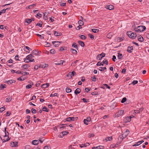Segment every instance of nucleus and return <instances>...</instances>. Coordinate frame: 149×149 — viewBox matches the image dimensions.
Segmentation results:
<instances>
[{
    "label": "nucleus",
    "instance_id": "nucleus-56",
    "mask_svg": "<svg viewBox=\"0 0 149 149\" xmlns=\"http://www.w3.org/2000/svg\"><path fill=\"white\" fill-rule=\"evenodd\" d=\"M138 81L137 80H134L132 82V84L133 85H135L136 84H137Z\"/></svg>",
    "mask_w": 149,
    "mask_h": 149
},
{
    "label": "nucleus",
    "instance_id": "nucleus-43",
    "mask_svg": "<svg viewBox=\"0 0 149 149\" xmlns=\"http://www.w3.org/2000/svg\"><path fill=\"white\" fill-rule=\"evenodd\" d=\"M91 78L92 81H96V78L95 76H94L93 77H91Z\"/></svg>",
    "mask_w": 149,
    "mask_h": 149
},
{
    "label": "nucleus",
    "instance_id": "nucleus-60",
    "mask_svg": "<svg viewBox=\"0 0 149 149\" xmlns=\"http://www.w3.org/2000/svg\"><path fill=\"white\" fill-rule=\"evenodd\" d=\"M91 95H98V93L96 91L92 92L91 93Z\"/></svg>",
    "mask_w": 149,
    "mask_h": 149
},
{
    "label": "nucleus",
    "instance_id": "nucleus-15",
    "mask_svg": "<svg viewBox=\"0 0 149 149\" xmlns=\"http://www.w3.org/2000/svg\"><path fill=\"white\" fill-rule=\"evenodd\" d=\"M81 91V89L79 88H78L75 91L74 93L76 95H77L78 94L80 93Z\"/></svg>",
    "mask_w": 149,
    "mask_h": 149
},
{
    "label": "nucleus",
    "instance_id": "nucleus-52",
    "mask_svg": "<svg viewBox=\"0 0 149 149\" xmlns=\"http://www.w3.org/2000/svg\"><path fill=\"white\" fill-rule=\"evenodd\" d=\"M44 149H51L50 147L49 146H46L44 148Z\"/></svg>",
    "mask_w": 149,
    "mask_h": 149
},
{
    "label": "nucleus",
    "instance_id": "nucleus-38",
    "mask_svg": "<svg viewBox=\"0 0 149 149\" xmlns=\"http://www.w3.org/2000/svg\"><path fill=\"white\" fill-rule=\"evenodd\" d=\"M32 53L34 54H38V52L37 50H34L33 51Z\"/></svg>",
    "mask_w": 149,
    "mask_h": 149
},
{
    "label": "nucleus",
    "instance_id": "nucleus-31",
    "mask_svg": "<svg viewBox=\"0 0 149 149\" xmlns=\"http://www.w3.org/2000/svg\"><path fill=\"white\" fill-rule=\"evenodd\" d=\"M95 136V134L93 133H89L88 134V137L89 138L93 137Z\"/></svg>",
    "mask_w": 149,
    "mask_h": 149
},
{
    "label": "nucleus",
    "instance_id": "nucleus-20",
    "mask_svg": "<svg viewBox=\"0 0 149 149\" xmlns=\"http://www.w3.org/2000/svg\"><path fill=\"white\" fill-rule=\"evenodd\" d=\"M72 46L75 48L76 49H78V47L77 45L75 42H73V43Z\"/></svg>",
    "mask_w": 149,
    "mask_h": 149
},
{
    "label": "nucleus",
    "instance_id": "nucleus-8",
    "mask_svg": "<svg viewBox=\"0 0 149 149\" xmlns=\"http://www.w3.org/2000/svg\"><path fill=\"white\" fill-rule=\"evenodd\" d=\"M48 66V65L47 64L44 63L42 64H40L39 66V67L40 68H45L47 67Z\"/></svg>",
    "mask_w": 149,
    "mask_h": 149
},
{
    "label": "nucleus",
    "instance_id": "nucleus-61",
    "mask_svg": "<svg viewBox=\"0 0 149 149\" xmlns=\"http://www.w3.org/2000/svg\"><path fill=\"white\" fill-rule=\"evenodd\" d=\"M65 47H61L60 48V50L61 51H63L65 50Z\"/></svg>",
    "mask_w": 149,
    "mask_h": 149
},
{
    "label": "nucleus",
    "instance_id": "nucleus-44",
    "mask_svg": "<svg viewBox=\"0 0 149 149\" xmlns=\"http://www.w3.org/2000/svg\"><path fill=\"white\" fill-rule=\"evenodd\" d=\"M102 62L103 63L106 64L107 65L108 64V62L107 60L104 59L103 61Z\"/></svg>",
    "mask_w": 149,
    "mask_h": 149
},
{
    "label": "nucleus",
    "instance_id": "nucleus-23",
    "mask_svg": "<svg viewBox=\"0 0 149 149\" xmlns=\"http://www.w3.org/2000/svg\"><path fill=\"white\" fill-rule=\"evenodd\" d=\"M69 74H70L71 77L72 78V77L74 76L75 74H76V73L74 71H73L72 72H69Z\"/></svg>",
    "mask_w": 149,
    "mask_h": 149
},
{
    "label": "nucleus",
    "instance_id": "nucleus-25",
    "mask_svg": "<svg viewBox=\"0 0 149 149\" xmlns=\"http://www.w3.org/2000/svg\"><path fill=\"white\" fill-rule=\"evenodd\" d=\"M138 39L139 40L140 42H143L144 40L143 37L141 36H139V37L138 38Z\"/></svg>",
    "mask_w": 149,
    "mask_h": 149
},
{
    "label": "nucleus",
    "instance_id": "nucleus-9",
    "mask_svg": "<svg viewBox=\"0 0 149 149\" xmlns=\"http://www.w3.org/2000/svg\"><path fill=\"white\" fill-rule=\"evenodd\" d=\"M133 49V47L132 46H129L127 48V51L131 53L132 52V50Z\"/></svg>",
    "mask_w": 149,
    "mask_h": 149
},
{
    "label": "nucleus",
    "instance_id": "nucleus-34",
    "mask_svg": "<svg viewBox=\"0 0 149 149\" xmlns=\"http://www.w3.org/2000/svg\"><path fill=\"white\" fill-rule=\"evenodd\" d=\"M104 148V147L103 146H100L96 147V149H103Z\"/></svg>",
    "mask_w": 149,
    "mask_h": 149
},
{
    "label": "nucleus",
    "instance_id": "nucleus-51",
    "mask_svg": "<svg viewBox=\"0 0 149 149\" xmlns=\"http://www.w3.org/2000/svg\"><path fill=\"white\" fill-rule=\"evenodd\" d=\"M31 87H32L31 85L29 84V85H27L26 86V89H28L31 88Z\"/></svg>",
    "mask_w": 149,
    "mask_h": 149
},
{
    "label": "nucleus",
    "instance_id": "nucleus-28",
    "mask_svg": "<svg viewBox=\"0 0 149 149\" xmlns=\"http://www.w3.org/2000/svg\"><path fill=\"white\" fill-rule=\"evenodd\" d=\"M12 99L11 97H8L6 98V101L7 102H9Z\"/></svg>",
    "mask_w": 149,
    "mask_h": 149
},
{
    "label": "nucleus",
    "instance_id": "nucleus-7",
    "mask_svg": "<svg viewBox=\"0 0 149 149\" xmlns=\"http://www.w3.org/2000/svg\"><path fill=\"white\" fill-rule=\"evenodd\" d=\"M131 117H127L124 120V122L125 123L130 122L131 120Z\"/></svg>",
    "mask_w": 149,
    "mask_h": 149
},
{
    "label": "nucleus",
    "instance_id": "nucleus-32",
    "mask_svg": "<svg viewBox=\"0 0 149 149\" xmlns=\"http://www.w3.org/2000/svg\"><path fill=\"white\" fill-rule=\"evenodd\" d=\"M5 107L4 106L0 108V112H2L5 110Z\"/></svg>",
    "mask_w": 149,
    "mask_h": 149
},
{
    "label": "nucleus",
    "instance_id": "nucleus-42",
    "mask_svg": "<svg viewBox=\"0 0 149 149\" xmlns=\"http://www.w3.org/2000/svg\"><path fill=\"white\" fill-rule=\"evenodd\" d=\"M1 88H4L6 87V85L5 84H1L0 86Z\"/></svg>",
    "mask_w": 149,
    "mask_h": 149
},
{
    "label": "nucleus",
    "instance_id": "nucleus-46",
    "mask_svg": "<svg viewBox=\"0 0 149 149\" xmlns=\"http://www.w3.org/2000/svg\"><path fill=\"white\" fill-rule=\"evenodd\" d=\"M22 67L25 69H27V68H28V65L27 64H25V65H22Z\"/></svg>",
    "mask_w": 149,
    "mask_h": 149
},
{
    "label": "nucleus",
    "instance_id": "nucleus-36",
    "mask_svg": "<svg viewBox=\"0 0 149 149\" xmlns=\"http://www.w3.org/2000/svg\"><path fill=\"white\" fill-rule=\"evenodd\" d=\"M78 23L81 26H82L84 25V23L83 21L82 20H80L78 22Z\"/></svg>",
    "mask_w": 149,
    "mask_h": 149
},
{
    "label": "nucleus",
    "instance_id": "nucleus-5",
    "mask_svg": "<svg viewBox=\"0 0 149 149\" xmlns=\"http://www.w3.org/2000/svg\"><path fill=\"white\" fill-rule=\"evenodd\" d=\"M91 120V118L90 117H88L86 119H84V123L87 125L88 124V122H90Z\"/></svg>",
    "mask_w": 149,
    "mask_h": 149
},
{
    "label": "nucleus",
    "instance_id": "nucleus-63",
    "mask_svg": "<svg viewBox=\"0 0 149 149\" xmlns=\"http://www.w3.org/2000/svg\"><path fill=\"white\" fill-rule=\"evenodd\" d=\"M13 62V60L12 59H10L7 61V62L8 63H12Z\"/></svg>",
    "mask_w": 149,
    "mask_h": 149
},
{
    "label": "nucleus",
    "instance_id": "nucleus-1",
    "mask_svg": "<svg viewBox=\"0 0 149 149\" xmlns=\"http://www.w3.org/2000/svg\"><path fill=\"white\" fill-rule=\"evenodd\" d=\"M145 26H138L135 29V31L137 32H142L146 29Z\"/></svg>",
    "mask_w": 149,
    "mask_h": 149
},
{
    "label": "nucleus",
    "instance_id": "nucleus-54",
    "mask_svg": "<svg viewBox=\"0 0 149 149\" xmlns=\"http://www.w3.org/2000/svg\"><path fill=\"white\" fill-rule=\"evenodd\" d=\"M22 74L23 75H28L29 74V73L26 72H23L22 73Z\"/></svg>",
    "mask_w": 149,
    "mask_h": 149
},
{
    "label": "nucleus",
    "instance_id": "nucleus-26",
    "mask_svg": "<svg viewBox=\"0 0 149 149\" xmlns=\"http://www.w3.org/2000/svg\"><path fill=\"white\" fill-rule=\"evenodd\" d=\"M65 91L67 93H69L71 92L72 90L70 88H66Z\"/></svg>",
    "mask_w": 149,
    "mask_h": 149
},
{
    "label": "nucleus",
    "instance_id": "nucleus-37",
    "mask_svg": "<svg viewBox=\"0 0 149 149\" xmlns=\"http://www.w3.org/2000/svg\"><path fill=\"white\" fill-rule=\"evenodd\" d=\"M17 80L20 81H22L24 80V79L23 78V76H22L20 77H19L17 78Z\"/></svg>",
    "mask_w": 149,
    "mask_h": 149
},
{
    "label": "nucleus",
    "instance_id": "nucleus-47",
    "mask_svg": "<svg viewBox=\"0 0 149 149\" xmlns=\"http://www.w3.org/2000/svg\"><path fill=\"white\" fill-rule=\"evenodd\" d=\"M62 133L63 135H67L69 133L68 132V131H65V132H63L61 133Z\"/></svg>",
    "mask_w": 149,
    "mask_h": 149
},
{
    "label": "nucleus",
    "instance_id": "nucleus-3",
    "mask_svg": "<svg viewBox=\"0 0 149 149\" xmlns=\"http://www.w3.org/2000/svg\"><path fill=\"white\" fill-rule=\"evenodd\" d=\"M129 130L127 129L122 134V139H123L125 138L129 134Z\"/></svg>",
    "mask_w": 149,
    "mask_h": 149
},
{
    "label": "nucleus",
    "instance_id": "nucleus-22",
    "mask_svg": "<svg viewBox=\"0 0 149 149\" xmlns=\"http://www.w3.org/2000/svg\"><path fill=\"white\" fill-rule=\"evenodd\" d=\"M78 42L81 47H84V43L83 42L79 41H78Z\"/></svg>",
    "mask_w": 149,
    "mask_h": 149
},
{
    "label": "nucleus",
    "instance_id": "nucleus-64",
    "mask_svg": "<svg viewBox=\"0 0 149 149\" xmlns=\"http://www.w3.org/2000/svg\"><path fill=\"white\" fill-rule=\"evenodd\" d=\"M103 85L104 86H105L107 87V88L108 89H110V88L109 86L107 84H103Z\"/></svg>",
    "mask_w": 149,
    "mask_h": 149
},
{
    "label": "nucleus",
    "instance_id": "nucleus-24",
    "mask_svg": "<svg viewBox=\"0 0 149 149\" xmlns=\"http://www.w3.org/2000/svg\"><path fill=\"white\" fill-rule=\"evenodd\" d=\"M54 96H57L58 97V94L56 93H55L54 94H53V92H52L50 95V97H53Z\"/></svg>",
    "mask_w": 149,
    "mask_h": 149
},
{
    "label": "nucleus",
    "instance_id": "nucleus-14",
    "mask_svg": "<svg viewBox=\"0 0 149 149\" xmlns=\"http://www.w3.org/2000/svg\"><path fill=\"white\" fill-rule=\"evenodd\" d=\"M49 86V83H46L45 84H43L41 85V87L42 88H46Z\"/></svg>",
    "mask_w": 149,
    "mask_h": 149
},
{
    "label": "nucleus",
    "instance_id": "nucleus-17",
    "mask_svg": "<svg viewBox=\"0 0 149 149\" xmlns=\"http://www.w3.org/2000/svg\"><path fill=\"white\" fill-rule=\"evenodd\" d=\"M131 36V38L132 39H134L136 37V33H134L132 32Z\"/></svg>",
    "mask_w": 149,
    "mask_h": 149
},
{
    "label": "nucleus",
    "instance_id": "nucleus-18",
    "mask_svg": "<svg viewBox=\"0 0 149 149\" xmlns=\"http://www.w3.org/2000/svg\"><path fill=\"white\" fill-rule=\"evenodd\" d=\"M39 141L37 140H33L32 141V143L34 145H37L39 143Z\"/></svg>",
    "mask_w": 149,
    "mask_h": 149
},
{
    "label": "nucleus",
    "instance_id": "nucleus-4",
    "mask_svg": "<svg viewBox=\"0 0 149 149\" xmlns=\"http://www.w3.org/2000/svg\"><path fill=\"white\" fill-rule=\"evenodd\" d=\"M105 54L102 52L101 54H99L97 57V59L99 60H101L102 58L104 57Z\"/></svg>",
    "mask_w": 149,
    "mask_h": 149
},
{
    "label": "nucleus",
    "instance_id": "nucleus-40",
    "mask_svg": "<svg viewBox=\"0 0 149 149\" xmlns=\"http://www.w3.org/2000/svg\"><path fill=\"white\" fill-rule=\"evenodd\" d=\"M127 100V98L126 97H123L122 100L121 101V102L122 103H123L125 102Z\"/></svg>",
    "mask_w": 149,
    "mask_h": 149
},
{
    "label": "nucleus",
    "instance_id": "nucleus-49",
    "mask_svg": "<svg viewBox=\"0 0 149 149\" xmlns=\"http://www.w3.org/2000/svg\"><path fill=\"white\" fill-rule=\"evenodd\" d=\"M50 52L51 54H54L55 53V51L54 49H51L50 51Z\"/></svg>",
    "mask_w": 149,
    "mask_h": 149
},
{
    "label": "nucleus",
    "instance_id": "nucleus-16",
    "mask_svg": "<svg viewBox=\"0 0 149 149\" xmlns=\"http://www.w3.org/2000/svg\"><path fill=\"white\" fill-rule=\"evenodd\" d=\"M70 51L73 54H77V50L75 49H74L72 48H70Z\"/></svg>",
    "mask_w": 149,
    "mask_h": 149
},
{
    "label": "nucleus",
    "instance_id": "nucleus-59",
    "mask_svg": "<svg viewBox=\"0 0 149 149\" xmlns=\"http://www.w3.org/2000/svg\"><path fill=\"white\" fill-rule=\"evenodd\" d=\"M45 13L44 14L43 18L44 19L46 20L48 18V17L47 16H45Z\"/></svg>",
    "mask_w": 149,
    "mask_h": 149
},
{
    "label": "nucleus",
    "instance_id": "nucleus-41",
    "mask_svg": "<svg viewBox=\"0 0 149 149\" xmlns=\"http://www.w3.org/2000/svg\"><path fill=\"white\" fill-rule=\"evenodd\" d=\"M97 66L102 65L103 66V64L102 63L100 62H98L96 64Z\"/></svg>",
    "mask_w": 149,
    "mask_h": 149
},
{
    "label": "nucleus",
    "instance_id": "nucleus-58",
    "mask_svg": "<svg viewBox=\"0 0 149 149\" xmlns=\"http://www.w3.org/2000/svg\"><path fill=\"white\" fill-rule=\"evenodd\" d=\"M4 131L5 133V135L4 136L6 137L7 136H8V135L6 134V132L8 134V132L6 131V127L5 128Z\"/></svg>",
    "mask_w": 149,
    "mask_h": 149
},
{
    "label": "nucleus",
    "instance_id": "nucleus-35",
    "mask_svg": "<svg viewBox=\"0 0 149 149\" xmlns=\"http://www.w3.org/2000/svg\"><path fill=\"white\" fill-rule=\"evenodd\" d=\"M42 22L40 21V23H38L36 24V26H38L40 27H41L42 26Z\"/></svg>",
    "mask_w": 149,
    "mask_h": 149
},
{
    "label": "nucleus",
    "instance_id": "nucleus-29",
    "mask_svg": "<svg viewBox=\"0 0 149 149\" xmlns=\"http://www.w3.org/2000/svg\"><path fill=\"white\" fill-rule=\"evenodd\" d=\"M112 137L111 136L110 137H108L105 139V140L106 141H110L112 140Z\"/></svg>",
    "mask_w": 149,
    "mask_h": 149
},
{
    "label": "nucleus",
    "instance_id": "nucleus-13",
    "mask_svg": "<svg viewBox=\"0 0 149 149\" xmlns=\"http://www.w3.org/2000/svg\"><path fill=\"white\" fill-rule=\"evenodd\" d=\"M144 142V141L143 140H142L140 141H139L137 142L135 144L133 145L132 146H138L141 144L143 142Z\"/></svg>",
    "mask_w": 149,
    "mask_h": 149
},
{
    "label": "nucleus",
    "instance_id": "nucleus-21",
    "mask_svg": "<svg viewBox=\"0 0 149 149\" xmlns=\"http://www.w3.org/2000/svg\"><path fill=\"white\" fill-rule=\"evenodd\" d=\"M32 21V19H25V22L28 23V24H30Z\"/></svg>",
    "mask_w": 149,
    "mask_h": 149
},
{
    "label": "nucleus",
    "instance_id": "nucleus-30",
    "mask_svg": "<svg viewBox=\"0 0 149 149\" xmlns=\"http://www.w3.org/2000/svg\"><path fill=\"white\" fill-rule=\"evenodd\" d=\"M42 110L43 111L48 112L49 109L47 108L46 107H45L42 108Z\"/></svg>",
    "mask_w": 149,
    "mask_h": 149
},
{
    "label": "nucleus",
    "instance_id": "nucleus-55",
    "mask_svg": "<svg viewBox=\"0 0 149 149\" xmlns=\"http://www.w3.org/2000/svg\"><path fill=\"white\" fill-rule=\"evenodd\" d=\"M81 38V39L84 40L86 38V37L84 35H81L80 36Z\"/></svg>",
    "mask_w": 149,
    "mask_h": 149
},
{
    "label": "nucleus",
    "instance_id": "nucleus-12",
    "mask_svg": "<svg viewBox=\"0 0 149 149\" xmlns=\"http://www.w3.org/2000/svg\"><path fill=\"white\" fill-rule=\"evenodd\" d=\"M15 81L14 80L11 79L8 80L7 81V83L9 85H10L13 83H15Z\"/></svg>",
    "mask_w": 149,
    "mask_h": 149
},
{
    "label": "nucleus",
    "instance_id": "nucleus-45",
    "mask_svg": "<svg viewBox=\"0 0 149 149\" xmlns=\"http://www.w3.org/2000/svg\"><path fill=\"white\" fill-rule=\"evenodd\" d=\"M88 36L90 37L91 39L93 40L94 39V36L93 35L89 34H88Z\"/></svg>",
    "mask_w": 149,
    "mask_h": 149
},
{
    "label": "nucleus",
    "instance_id": "nucleus-53",
    "mask_svg": "<svg viewBox=\"0 0 149 149\" xmlns=\"http://www.w3.org/2000/svg\"><path fill=\"white\" fill-rule=\"evenodd\" d=\"M37 36H39L40 38L41 39H43L44 38V37L43 35H41L39 34H37Z\"/></svg>",
    "mask_w": 149,
    "mask_h": 149
},
{
    "label": "nucleus",
    "instance_id": "nucleus-33",
    "mask_svg": "<svg viewBox=\"0 0 149 149\" xmlns=\"http://www.w3.org/2000/svg\"><path fill=\"white\" fill-rule=\"evenodd\" d=\"M132 31H127V35L128 36V37L131 38V33Z\"/></svg>",
    "mask_w": 149,
    "mask_h": 149
},
{
    "label": "nucleus",
    "instance_id": "nucleus-50",
    "mask_svg": "<svg viewBox=\"0 0 149 149\" xmlns=\"http://www.w3.org/2000/svg\"><path fill=\"white\" fill-rule=\"evenodd\" d=\"M90 91V89L89 88H85V91L86 92H88Z\"/></svg>",
    "mask_w": 149,
    "mask_h": 149
},
{
    "label": "nucleus",
    "instance_id": "nucleus-39",
    "mask_svg": "<svg viewBox=\"0 0 149 149\" xmlns=\"http://www.w3.org/2000/svg\"><path fill=\"white\" fill-rule=\"evenodd\" d=\"M92 31L94 33H97L99 31V30L98 29H92Z\"/></svg>",
    "mask_w": 149,
    "mask_h": 149
},
{
    "label": "nucleus",
    "instance_id": "nucleus-27",
    "mask_svg": "<svg viewBox=\"0 0 149 149\" xmlns=\"http://www.w3.org/2000/svg\"><path fill=\"white\" fill-rule=\"evenodd\" d=\"M118 58L119 59H121L122 58V54L118 53Z\"/></svg>",
    "mask_w": 149,
    "mask_h": 149
},
{
    "label": "nucleus",
    "instance_id": "nucleus-2",
    "mask_svg": "<svg viewBox=\"0 0 149 149\" xmlns=\"http://www.w3.org/2000/svg\"><path fill=\"white\" fill-rule=\"evenodd\" d=\"M124 112V111L123 110H119L116 113H115L114 116L115 117L118 118L121 116L123 115V114Z\"/></svg>",
    "mask_w": 149,
    "mask_h": 149
},
{
    "label": "nucleus",
    "instance_id": "nucleus-10",
    "mask_svg": "<svg viewBox=\"0 0 149 149\" xmlns=\"http://www.w3.org/2000/svg\"><path fill=\"white\" fill-rule=\"evenodd\" d=\"M105 8L107 9H108L109 10H111L113 9L114 7V6L112 5H107L105 6Z\"/></svg>",
    "mask_w": 149,
    "mask_h": 149
},
{
    "label": "nucleus",
    "instance_id": "nucleus-62",
    "mask_svg": "<svg viewBox=\"0 0 149 149\" xmlns=\"http://www.w3.org/2000/svg\"><path fill=\"white\" fill-rule=\"evenodd\" d=\"M99 70L101 71H104V70H103V68L102 67H100L99 68Z\"/></svg>",
    "mask_w": 149,
    "mask_h": 149
},
{
    "label": "nucleus",
    "instance_id": "nucleus-19",
    "mask_svg": "<svg viewBox=\"0 0 149 149\" xmlns=\"http://www.w3.org/2000/svg\"><path fill=\"white\" fill-rule=\"evenodd\" d=\"M54 35L56 36H61V33L59 32L56 31L54 32Z\"/></svg>",
    "mask_w": 149,
    "mask_h": 149
},
{
    "label": "nucleus",
    "instance_id": "nucleus-6",
    "mask_svg": "<svg viewBox=\"0 0 149 149\" xmlns=\"http://www.w3.org/2000/svg\"><path fill=\"white\" fill-rule=\"evenodd\" d=\"M52 43L55 47H58L60 45L61 42L58 41H52Z\"/></svg>",
    "mask_w": 149,
    "mask_h": 149
},
{
    "label": "nucleus",
    "instance_id": "nucleus-11",
    "mask_svg": "<svg viewBox=\"0 0 149 149\" xmlns=\"http://www.w3.org/2000/svg\"><path fill=\"white\" fill-rule=\"evenodd\" d=\"M17 142H11L10 143V145L11 146L13 147H16L17 146Z\"/></svg>",
    "mask_w": 149,
    "mask_h": 149
},
{
    "label": "nucleus",
    "instance_id": "nucleus-57",
    "mask_svg": "<svg viewBox=\"0 0 149 149\" xmlns=\"http://www.w3.org/2000/svg\"><path fill=\"white\" fill-rule=\"evenodd\" d=\"M66 3H60V5L61 6H65Z\"/></svg>",
    "mask_w": 149,
    "mask_h": 149
},
{
    "label": "nucleus",
    "instance_id": "nucleus-48",
    "mask_svg": "<svg viewBox=\"0 0 149 149\" xmlns=\"http://www.w3.org/2000/svg\"><path fill=\"white\" fill-rule=\"evenodd\" d=\"M31 112L33 113H36V110L35 109H31Z\"/></svg>",
    "mask_w": 149,
    "mask_h": 149
}]
</instances>
